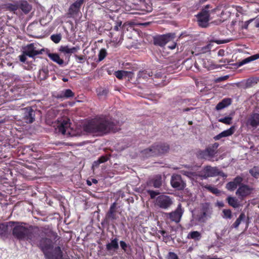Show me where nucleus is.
<instances>
[{
	"label": "nucleus",
	"mask_w": 259,
	"mask_h": 259,
	"mask_svg": "<svg viewBox=\"0 0 259 259\" xmlns=\"http://www.w3.org/2000/svg\"><path fill=\"white\" fill-rule=\"evenodd\" d=\"M175 34L174 33H167L164 35H159L154 37L153 42L155 45L160 47L164 46L167 43L172 41V44L168 47L171 49L176 48L177 44L174 41Z\"/></svg>",
	"instance_id": "nucleus-5"
},
{
	"label": "nucleus",
	"mask_w": 259,
	"mask_h": 259,
	"mask_svg": "<svg viewBox=\"0 0 259 259\" xmlns=\"http://www.w3.org/2000/svg\"><path fill=\"white\" fill-rule=\"evenodd\" d=\"M224 218L226 219H231L232 217V212L230 209H224L223 211Z\"/></svg>",
	"instance_id": "nucleus-46"
},
{
	"label": "nucleus",
	"mask_w": 259,
	"mask_h": 259,
	"mask_svg": "<svg viewBox=\"0 0 259 259\" xmlns=\"http://www.w3.org/2000/svg\"><path fill=\"white\" fill-rule=\"evenodd\" d=\"M245 218V215L244 213H241L239 215V218L236 220L235 223L233 224V227L235 228L238 227L240 224L241 221L244 220Z\"/></svg>",
	"instance_id": "nucleus-37"
},
{
	"label": "nucleus",
	"mask_w": 259,
	"mask_h": 259,
	"mask_svg": "<svg viewBox=\"0 0 259 259\" xmlns=\"http://www.w3.org/2000/svg\"><path fill=\"white\" fill-rule=\"evenodd\" d=\"M232 118L231 117H225L219 119V121L226 124H230L231 123Z\"/></svg>",
	"instance_id": "nucleus-42"
},
{
	"label": "nucleus",
	"mask_w": 259,
	"mask_h": 259,
	"mask_svg": "<svg viewBox=\"0 0 259 259\" xmlns=\"http://www.w3.org/2000/svg\"><path fill=\"white\" fill-rule=\"evenodd\" d=\"M56 126L55 130L57 133L71 137L75 135L73 130L70 127V123L68 119H63L58 121Z\"/></svg>",
	"instance_id": "nucleus-6"
},
{
	"label": "nucleus",
	"mask_w": 259,
	"mask_h": 259,
	"mask_svg": "<svg viewBox=\"0 0 259 259\" xmlns=\"http://www.w3.org/2000/svg\"><path fill=\"white\" fill-rule=\"evenodd\" d=\"M51 251H50L51 256L49 258H53L54 257L55 259H62V252L60 247H56L53 250V254L51 253Z\"/></svg>",
	"instance_id": "nucleus-31"
},
{
	"label": "nucleus",
	"mask_w": 259,
	"mask_h": 259,
	"mask_svg": "<svg viewBox=\"0 0 259 259\" xmlns=\"http://www.w3.org/2000/svg\"><path fill=\"white\" fill-rule=\"evenodd\" d=\"M93 182L94 183L96 184L97 183V181L95 179L93 180Z\"/></svg>",
	"instance_id": "nucleus-64"
},
{
	"label": "nucleus",
	"mask_w": 259,
	"mask_h": 259,
	"mask_svg": "<svg viewBox=\"0 0 259 259\" xmlns=\"http://www.w3.org/2000/svg\"><path fill=\"white\" fill-rule=\"evenodd\" d=\"M243 181V178L241 177L238 176L236 177L233 181H232L235 185H236V187L240 186L241 185V183Z\"/></svg>",
	"instance_id": "nucleus-43"
},
{
	"label": "nucleus",
	"mask_w": 259,
	"mask_h": 259,
	"mask_svg": "<svg viewBox=\"0 0 259 259\" xmlns=\"http://www.w3.org/2000/svg\"><path fill=\"white\" fill-rule=\"evenodd\" d=\"M152 76L151 72L147 70H143L139 72L138 74V78L146 79L148 77Z\"/></svg>",
	"instance_id": "nucleus-35"
},
{
	"label": "nucleus",
	"mask_w": 259,
	"mask_h": 259,
	"mask_svg": "<svg viewBox=\"0 0 259 259\" xmlns=\"http://www.w3.org/2000/svg\"><path fill=\"white\" fill-rule=\"evenodd\" d=\"M198 25L202 27H206L208 25L209 20V14L207 11H202L197 15Z\"/></svg>",
	"instance_id": "nucleus-14"
},
{
	"label": "nucleus",
	"mask_w": 259,
	"mask_h": 259,
	"mask_svg": "<svg viewBox=\"0 0 259 259\" xmlns=\"http://www.w3.org/2000/svg\"><path fill=\"white\" fill-rule=\"evenodd\" d=\"M24 118L27 123H32L34 120L35 112L30 107L24 109Z\"/></svg>",
	"instance_id": "nucleus-17"
},
{
	"label": "nucleus",
	"mask_w": 259,
	"mask_h": 259,
	"mask_svg": "<svg viewBox=\"0 0 259 259\" xmlns=\"http://www.w3.org/2000/svg\"><path fill=\"white\" fill-rule=\"evenodd\" d=\"M110 36L112 41L116 44L120 42L123 39V34L122 31H111Z\"/></svg>",
	"instance_id": "nucleus-22"
},
{
	"label": "nucleus",
	"mask_w": 259,
	"mask_h": 259,
	"mask_svg": "<svg viewBox=\"0 0 259 259\" xmlns=\"http://www.w3.org/2000/svg\"><path fill=\"white\" fill-rule=\"evenodd\" d=\"M104 11L107 14H109L110 13L117 12L119 10L120 7L117 5L114 1H110L106 2L104 6H102ZM109 16L111 19H113V17L109 15Z\"/></svg>",
	"instance_id": "nucleus-11"
},
{
	"label": "nucleus",
	"mask_w": 259,
	"mask_h": 259,
	"mask_svg": "<svg viewBox=\"0 0 259 259\" xmlns=\"http://www.w3.org/2000/svg\"><path fill=\"white\" fill-rule=\"evenodd\" d=\"M120 245L123 250H124V251L126 250L127 244L124 241H120Z\"/></svg>",
	"instance_id": "nucleus-52"
},
{
	"label": "nucleus",
	"mask_w": 259,
	"mask_h": 259,
	"mask_svg": "<svg viewBox=\"0 0 259 259\" xmlns=\"http://www.w3.org/2000/svg\"><path fill=\"white\" fill-rule=\"evenodd\" d=\"M202 238V234L197 231H193L190 232L187 236L188 239H192L195 241H199Z\"/></svg>",
	"instance_id": "nucleus-25"
},
{
	"label": "nucleus",
	"mask_w": 259,
	"mask_h": 259,
	"mask_svg": "<svg viewBox=\"0 0 259 259\" xmlns=\"http://www.w3.org/2000/svg\"><path fill=\"white\" fill-rule=\"evenodd\" d=\"M95 1H96V3H98V4H103L104 5V4L106 3L105 2L106 0H95Z\"/></svg>",
	"instance_id": "nucleus-57"
},
{
	"label": "nucleus",
	"mask_w": 259,
	"mask_h": 259,
	"mask_svg": "<svg viewBox=\"0 0 259 259\" xmlns=\"http://www.w3.org/2000/svg\"><path fill=\"white\" fill-rule=\"evenodd\" d=\"M257 59H259V54H256L251 56H250L248 58H246L241 61L238 62L237 63L238 66L240 67L244 64H246L248 63H249L252 61L255 60Z\"/></svg>",
	"instance_id": "nucleus-27"
},
{
	"label": "nucleus",
	"mask_w": 259,
	"mask_h": 259,
	"mask_svg": "<svg viewBox=\"0 0 259 259\" xmlns=\"http://www.w3.org/2000/svg\"><path fill=\"white\" fill-rule=\"evenodd\" d=\"M172 203L169 197L166 195H160L157 197L155 204L159 207L166 209L169 207Z\"/></svg>",
	"instance_id": "nucleus-12"
},
{
	"label": "nucleus",
	"mask_w": 259,
	"mask_h": 259,
	"mask_svg": "<svg viewBox=\"0 0 259 259\" xmlns=\"http://www.w3.org/2000/svg\"><path fill=\"white\" fill-rule=\"evenodd\" d=\"M236 188V185L232 181L228 183L226 185V188L229 191H233Z\"/></svg>",
	"instance_id": "nucleus-45"
},
{
	"label": "nucleus",
	"mask_w": 259,
	"mask_h": 259,
	"mask_svg": "<svg viewBox=\"0 0 259 259\" xmlns=\"http://www.w3.org/2000/svg\"><path fill=\"white\" fill-rule=\"evenodd\" d=\"M51 38L53 41L57 44L61 40V36L60 34H53L51 36Z\"/></svg>",
	"instance_id": "nucleus-44"
},
{
	"label": "nucleus",
	"mask_w": 259,
	"mask_h": 259,
	"mask_svg": "<svg viewBox=\"0 0 259 259\" xmlns=\"http://www.w3.org/2000/svg\"><path fill=\"white\" fill-rule=\"evenodd\" d=\"M9 224L12 227L13 236L19 240H27L33 243L39 236V229L37 227H25L22 223L9 222Z\"/></svg>",
	"instance_id": "nucleus-2"
},
{
	"label": "nucleus",
	"mask_w": 259,
	"mask_h": 259,
	"mask_svg": "<svg viewBox=\"0 0 259 259\" xmlns=\"http://www.w3.org/2000/svg\"><path fill=\"white\" fill-rule=\"evenodd\" d=\"M121 24H122V22L120 20L115 21L114 22V25L113 28L111 29V31H113V32H114V31H116V32L122 31L120 29Z\"/></svg>",
	"instance_id": "nucleus-39"
},
{
	"label": "nucleus",
	"mask_w": 259,
	"mask_h": 259,
	"mask_svg": "<svg viewBox=\"0 0 259 259\" xmlns=\"http://www.w3.org/2000/svg\"><path fill=\"white\" fill-rule=\"evenodd\" d=\"M218 147L219 144L217 143L209 145L204 150L200 151L199 156L201 158L210 160L217 153Z\"/></svg>",
	"instance_id": "nucleus-7"
},
{
	"label": "nucleus",
	"mask_w": 259,
	"mask_h": 259,
	"mask_svg": "<svg viewBox=\"0 0 259 259\" xmlns=\"http://www.w3.org/2000/svg\"><path fill=\"white\" fill-rule=\"evenodd\" d=\"M211 212V208L210 207L207 203L205 204L203 206V212L200 218V220L202 221H205L208 218H210Z\"/></svg>",
	"instance_id": "nucleus-19"
},
{
	"label": "nucleus",
	"mask_w": 259,
	"mask_h": 259,
	"mask_svg": "<svg viewBox=\"0 0 259 259\" xmlns=\"http://www.w3.org/2000/svg\"><path fill=\"white\" fill-rule=\"evenodd\" d=\"M205 188L214 194H217L219 193V190L216 188L211 187L210 186H206Z\"/></svg>",
	"instance_id": "nucleus-49"
},
{
	"label": "nucleus",
	"mask_w": 259,
	"mask_h": 259,
	"mask_svg": "<svg viewBox=\"0 0 259 259\" xmlns=\"http://www.w3.org/2000/svg\"><path fill=\"white\" fill-rule=\"evenodd\" d=\"M161 185V177H159L154 180L153 186L155 188H159Z\"/></svg>",
	"instance_id": "nucleus-47"
},
{
	"label": "nucleus",
	"mask_w": 259,
	"mask_h": 259,
	"mask_svg": "<svg viewBox=\"0 0 259 259\" xmlns=\"http://www.w3.org/2000/svg\"><path fill=\"white\" fill-rule=\"evenodd\" d=\"M183 213L184 210L182 208L181 204L180 203L175 211L166 213V215L171 221L179 223L181 220Z\"/></svg>",
	"instance_id": "nucleus-10"
},
{
	"label": "nucleus",
	"mask_w": 259,
	"mask_h": 259,
	"mask_svg": "<svg viewBox=\"0 0 259 259\" xmlns=\"http://www.w3.org/2000/svg\"><path fill=\"white\" fill-rule=\"evenodd\" d=\"M170 183L173 188L178 190H182L186 186V184L182 180L181 177L178 175H173L171 177Z\"/></svg>",
	"instance_id": "nucleus-15"
},
{
	"label": "nucleus",
	"mask_w": 259,
	"mask_h": 259,
	"mask_svg": "<svg viewBox=\"0 0 259 259\" xmlns=\"http://www.w3.org/2000/svg\"><path fill=\"white\" fill-rule=\"evenodd\" d=\"M223 52H224V51H223V50H220V51L218 52V55H219V56H222V54H223Z\"/></svg>",
	"instance_id": "nucleus-60"
},
{
	"label": "nucleus",
	"mask_w": 259,
	"mask_h": 259,
	"mask_svg": "<svg viewBox=\"0 0 259 259\" xmlns=\"http://www.w3.org/2000/svg\"><path fill=\"white\" fill-rule=\"evenodd\" d=\"M248 123L253 127H256L259 125V114H251L248 120Z\"/></svg>",
	"instance_id": "nucleus-21"
},
{
	"label": "nucleus",
	"mask_w": 259,
	"mask_h": 259,
	"mask_svg": "<svg viewBox=\"0 0 259 259\" xmlns=\"http://www.w3.org/2000/svg\"><path fill=\"white\" fill-rule=\"evenodd\" d=\"M255 27L257 28L259 27V21L256 22Z\"/></svg>",
	"instance_id": "nucleus-61"
},
{
	"label": "nucleus",
	"mask_w": 259,
	"mask_h": 259,
	"mask_svg": "<svg viewBox=\"0 0 259 259\" xmlns=\"http://www.w3.org/2000/svg\"><path fill=\"white\" fill-rule=\"evenodd\" d=\"M207 0H199V3H204L205 2H206Z\"/></svg>",
	"instance_id": "nucleus-62"
},
{
	"label": "nucleus",
	"mask_w": 259,
	"mask_h": 259,
	"mask_svg": "<svg viewBox=\"0 0 259 259\" xmlns=\"http://www.w3.org/2000/svg\"><path fill=\"white\" fill-rule=\"evenodd\" d=\"M107 52L105 49H102L100 51V52L98 55V60L99 61H101L103 60L105 57L106 56Z\"/></svg>",
	"instance_id": "nucleus-41"
},
{
	"label": "nucleus",
	"mask_w": 259,
	"mask_h": 259,
	"mask_svg": "<svg viewBox=\"0 0 259 259\" xmlns=\"http://www.w3.org/2000/svg\"><path fill=\"white\" fill-rule=\"evenodd\" d=\"M253 189L245 184H241L236 192V194L241 199H243L249 195L253 191Z\"/></svg>",
	"instance_id": "nucleus-13"
},
{
	"label": "nucleus",
	"mask_w": 259,
	"mask_h": 259,
	"mask_svg": "<svg viewBox=\"0 0 259 259\" xmlns=\"http://www.w3.org/2000/svg\"><path fill=\"white\" fill-rule=\"evenodd\" d=\"M37 45L31 44L27 45L24 51V53L30 57H33L38 54H41V52L37 50Z\"/></svg>",
	"instance_id": "nucleus-16"
},
{
	"label": "nucleus",
	"mask_w": 259,
	"mask_h": 259,
	"mask_svg": "<svg viewBox=\"0 0 259 259\" xmlns=\"http://www.w3.org/2000/svg\"><path fill=\"white\" fill-rule=\"evenodd\" d=\"M9 226H10L9 223L6 224H0V235L4 237L7 236Z\"/></svg>",
	"instance_id": "nucleus-34"
},
{
	"label": "nucleus",
	"mask_w": 259,
	"mask_h": 259,
	"mask_svg": "<svg viewBox=\"0 0 259 259\" xmlns=\"http://www.w3.org/2000/svg\"><path fill=\"white\" fill-rule=\"evenodd\" d=\"M235 132V127L231 126L230 128L221 132L214 137L215 140H219L222 138L227 137L233 134Z\"/></svg>",
	"instance_id": "nucleus-20"
},
{
	"label": "nucleus",
	"mask_w": 259,
	"mask_h": 259,
	"mask_svg": "<svg viewBox=\"0 0 259 259\" xmlns=\"http://www.w3.org/2000/svg\"><path fill=\"white\" fill-rule=\"evenodd\" d=\"M187 169H182L180 172L193 180H196L198 177L206 179L208 177H215L221 174L220 171L215 167L207 166L200 172L197 171V167L186 166Z\"/></svg>",
	"instance_id": "nucleus-3"
},
{
	"label": "nucleus",
	"mask_w": 259,
	"mask_h": 259,
	"mask_svg": "<svg viewBox=\"0 0 259 259\" xmlns=\"http://www.w3.org/2000/svg\"><path fill=\"white\" fill-rule=\"evenodd\" d=\"M48 56L52 60L59 65H62L64 63L63 60L60 58V56L57 54L49 53Z\"/></svg>",
	"instance_id": "nucleus-32"
},
{
	"label": "nucleus",
	"mask_w": 259,
	"mask_h": 259,
	"mask_svg": "<svg viewBox=\"0 0 259 259\" xmlns=\"http://www.w3.org/2000/svg\"><path fill=\"white\" fill-rule=\"evenodd\" d=\"M109 210H116V203H113L110 206Z\"/></svg>",
	"instance_id": "nucleus-54"
},
{
	"label": "nucleus",
	"mask_w": 259,
	"mask_h": 259,
	"mask_svg": "<svg viewBox=\"0 0 259 259\" xmlns=\"http://www.w3.org/2000/svg\"><path fill=\"white\" fill-rule=\"evenodd\" d=\"M39 246L42 250L46 257H50V251L53 250L51 240L48 238H42L39 244Z\"/></svg>",
	"instance_id": "nucleus-8"
},
{
	"label": "nucleus",
	"mask_w": 259,
	"mask_h": 259,
	"mask_svg": "<svg viewBox=\"0 0 259 259\" xmlns=\"http://www.w3.org/2000/svg\"><path fill=\"white\" fill-rule=\"evenodd\" d=\"M227 200L229 204L234 208H237L240 205L238 200L235 197L229 196L228 197Z\"/></svg>",
	"instance_id": "nucleus-33"
},
{
	"label": "nucleus",
	"mask_w": 259,
	"mask_h": 259,
	"mask_svg": "<svg viewBox=\"0 0 259 259\" xmlns=\"http://www.w3.org/2000/svg\"><path fill=\"white\" fill-rule=\"evenodd\" d=\"M231 104V100L229 98H226L223 99L221 102L219 103L216 107L215 109L217 110H221L228 106L230 105Z\"/></svg>",
	"instance_id": "nucleus-29"
},
{
	"label": "nucleus",
	"mask_w": 259,
	"mask_h": 259,
	"mask_svg": "<svg viewBox=\"0 0 259 259\" xmlns=\"http://www.w3.org/2000/svg\"><path fill=\"white\" fill-rule=\"evenodd\" d=\"M115 75L118 79H122L123 77L126 76L132 78L133 73L130 71L120 70L116 71L115 72Z\"/></svg>",
	"instance_id": "nucleus-30"
},
{
	"label": "nucleus",
	"mask_w": 259,
	"mask_h": 259,
	"mask_svg": "<svg viewBox=\"0 0 259 259\" xmlns=\"http://www.w3.org/2000/svg\"><path fill=\"white\" fill-rule=\"evenodd\" d=\"M211 49V44H208L207 46L202 47L201 48V51L203 53L208 52Z\"/></svg>",
	"instance_id": "nucleus-50"
},
{
	"label": "nucleus",
	"mask_w": 259,
	"mask_h": 259,
	"mask_svg": "<svg viewBox=\"0 0 259 259\" xmlns=\"http://www.w3.org/2000/svg\"><path fill=\"white\" fill-rule=\"evenodd\" d=\"M80 50V47L78 46H76L72 48H69L68 46H61L59 49V51L65 54H72L77 52Z\"/></svg>",
	"instance_id": "nucleus-23"
},
{
	"label": "nucleus",
	"mask_w": 259,
	"mask_h": 259,
	"mask_svg": "<svg viewBox=\"0 0 259 259\" xmlns=\"http://www.w3.org/2000/svg\"><path fill=\"white\" fill-rule=\"evenodd\" d=\"M115 211L116 210H109L106 215V219L111 220L116 219Z\"/></svg>",
	"instance_id": "nucleus-38"
},
{
	"label": "nucleus",
	"mask_w": 259,
	"mask_h": 259,
	"mask_svg": "<svg viewBox=\"0 0 259 259\" xmlns=\"http://www.w3.org/2000/svg\"><path fill=\"white\" fill-rule=\"evenodd\" d=\"M249 174L254 178H258L259 177V167L254 166L249 169Z\"/></svg>",
	"instance_id": "nucleus-36"
},
{
	"label": "nucleus",
	"mask_w": 259,
	"mask_h": 259,
	"mask_svg": "<svg viewBox=\"0 0 259 259\" xmlns=\"http://www.w3.org/2000/svg\"><path fill=\"white\" fill-rule=\"evenodd\" d=\"M153 0H140L141 3V10L145 13H149L152 10V1Z\"/></svg>",
	"instance_id": "nucleus-18"
},
{
	"label": "nucleus",
	"mask_w": 259,
	"mask_h": 259,
	"mask_svg": "<svg viewBox=\"0 0 259 259\" xmlns=\"http://www.w3.org/2000/svg\"><path fill=\"white\" fill-rule=\"evenodd\" d=\"M75 57L77 60H79V62H81V61L82 60H83V58L82 56H79L75 55Z\"/></svg>",
	"instance_id": "nucleus-56"
},
{
	"label": "nucleus",
	"mask_w": 259,
	"mask_h": 259,
	"mask_svg": "<svg viewBox=\"0 0 259 259\" xmlns=\"http://www.w3.org/2000/svg\"><path fill=\"white\" fill-rule=\"evenodd\" d=\"M117 122L109 116L97 117L84 125V130L89 133L103 135L118 131Z\"/></svg>",
	"instance_id": "nucleus-1"
},
{
	"label": "nucleus",
	"mask_w": 259,
	"mask_h": 259,
	"mask_svg": "<svg viewBox=\"0 0 259 259\" xmlns=\"http://www.w3.org/2000/svg\"><path fill=\"white\" fill-rule=\"evenodd\" d=\"M20 9L25 14L29 13L31 9V6L27 1H20L18 4Z\"/></svg>",
	"instance_id": "nucleus-26"
},
{
	"label": "nucleus",
	"mask_w": 259,
	"mask_h": 259,
	"mask_svg": "<svg viewBox=\"0 0 259 259\" xmlns=\"http://www.w3.org/2000/svg\"><path fill=\"white\" fill-rule=\"evenodd\" d=\"M118 247V239L117 238L112 239L110 243L106 244V249L108 251H115L117 250Z\"/></svg>",
	"instance_id": "nucleus-28"
},
{
	"label": "nucleus",
	"mask_w": 259,
	"mask_h": 259,
	"mask_svg": "<svg viewBox=\"0 0 259 259\" xmlns=\"http://www.w3.org/2000/svg\"><path fill=\"white\" fill-rule=\"evenodd\" d=\"M169 146L167 144H155L142 151V155L145 157L159 155L167 152Z\"/></svg>",
	"instance_id": "nucleus-4"
},
{
	"label": "nucleus",
	"mask_w": 259,
	"mask_h": 259,
	"mask_svg": "<svg viewBox=\"0 0 259 259\" xmlns=\"http://www.w3.org/2000/svg\"><path fill=\"white\" fill-rule=\"evenodd\" d=\"M148 193L149 194L152 198H154L156 195H157L159 194L158 192L152 190H149L148 191Z\"/></svg>",
	"instance_id": "nucleus-51"
},
{
	"label": "nucleus",
	"mask_w": 259,
	"mask_h": 259,
	"mask_svg": "<svg viewBox=\"0 0 259 259\" xmlns=\"http://www.w3.org/2000/svg\"><path fill=\"white\" fill-rule=\"evenodd\" d=\"M74 96V94L71 90L66 89L61 91L60 93H59L57 95L56 98L58 99L69 98L73 97Z\"/></svg>",
	"instance_id": "nucleus-24"
},
{
	"label": "nucleus",
	"mask_w": 259,
	"mask_h": 259,
	"mask_svg": "<svg viewBox=\"0 0 259 259\" xmlns=\"http://www.w3.org/2000/svg\"><path fill=\"white\" fill-rule=\"evenodd\" d=\"M219 62L220 63H229V61L228 60H227L226 59H222V60H220Z\"/></svg>",
	"instance_id": "nucleus-58"
},
{
	"label": "nucleus",
	"mask_w": 259,
	"mask_h": 259,
	"mask_svg": "<svg viewBox=\"0 0 259 259\" xmlns=\"http://www.w3.org/2000/svg\"><path fill=\"white\" fill-rule=\"evenodd\" d=\"M220 173L221 174H219V175L220 176H221L223 177H227V175L226 174H225L224 172H222L220 171Z\"/></svg>",
	"instance_id": "nucleus-59"
},
{
	"label": "nucleus",
	"mask_w": 259,
	"mask_h": 259,
	"mask_svg": "<svg viewBox=\"0 0 259 259\" xmlns=\"http://www.w3.org/2000/svg\"><path fill=\"white\" fill-rule=\"evenodd\" d=\"M166 259H179L178 255L174 252H169Z\"/></svg>",
	"instance_id": "nucleus-48"
},
{
	"label": "nucleus",
	"mask_w": 259,
	"mask_h": 259,
	"mask_svg": "<svg viewBox=\"0 0 259 259\" xmlns=\"http://www.w3.org/2000/svg\"><path fill=\"white\" fill-rule=\"evenodd\" d=\"M254 19H251L245 22V25L246 26L245 27V28H247L248 27V25L250 23H251Z\"/></svg>",
	"instance_id": "nucleus-55"
},
{
	"label": "nucleus",
	"mask_w": 259,
	"mask_h": 259,
	"mask_svg": "<svg viewBox=\"0 0 259 259\" xmlns=\"http://www.w3.org/2000/svg\"><path fill=\"white\" fill-rule=\"evenodd\" d=\"M26 55L23 53V55L19 56V59L21 62H25L26 60Z\"/></svg>",
	"instance_id": "nucleus-53"
},
{
	"label": "nucleus",
	"mask_w": 259,
	"mask_h": 259,
	"mask_svg": "<svg viewBox=\"0 0 259 259\" xmlns=\"http://www.w3.org/2000/svg\"><path fill=\"white\" fill-rule=\"evenodd\" d=\"M108 157L107 156H102L99 159L94 163V165H98L102 163L107 161Z\"/></svg>",
	"instance_id": "nucleus-40"
},
{
	"label": "nucleus",
	"mask_w": 259,
	"mask_h": 259,
	"mask_svg": "<svg viewBox=\"0 0 259 259\" xmlns=\"http://www.w3.org/2000/svg\"><path fill=\"white\" fill-rule=\"evenodd\" d=\"M63 80L64 81V82H66L68 81V79L67 78H63Z\"/></svg>",
	"instance_id": "nucleus-63"
},
{
	"label": "nucleus",
	"mask_w": 259,
	"mask_h": 259,
	"mask_svg": "<svg viewBox=\"0 0 259 259\" xmlns=\"http://www.w3.org/2000/svg\"><path fill=\"white\" fill-rule=\"evenodd\" d=\"M84 0H77L72 4L68 9L67 17L69 18H74L78 14L80 8L82 5Z\"/></svg>",
	"instance_id": "nucleus-9"
}]
</instances>
